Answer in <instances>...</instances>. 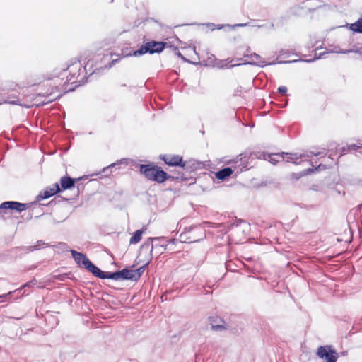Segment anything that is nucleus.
<instances>
[{"mask_svg":"<svg viewBox=\"0 0 362 362\" xmlns=\"http://www.w3.org/2000/svg\"><path fill=\"white\" fill-rule=\"evenodd\" d=\"M4 212H3V210L2 209H0V215L3 214Z\"/></svg>","mask_w":362,"mask_h":362,"instance_id":"nucleus-55","label":"nucleus"},{"mask_svg":"<svg viewBox=\"0 0 362 362\" xmlns=\"http://www.w3.org/2000/svg\"><path fill=\"white\" fill-rule=\"evenodd\" d=\"M346 26L353 33H362V17L353 23H347Z\"/></svg>","mask_w":362,"mask_h":362,"instance_id":"nucleus-27","label":"nucleus"},{"mask_svg":"<svg viewBox=\"0 0 362 362\" xmlns=\"http://www.w3.org/2000/svg\"><path fill=\"white\" fill-rule=\"evenodd\" d=\"M132 53H133V52L129 51L128 48H126L125 49H122V57H118L117 59H112L110 62L108 63L107 65L105 66V68L110 69L114 65H115L117 62H119L122 58L134 56V54H132Z\"/></svg>","mask_w":362,"mask_h":362,"instance_id":"nucleus-26","label":"nucleus"},{"mask_svg":"<svg viewBox=\"0 0 362 362\" xmlns=\"http://www.w3.org/2000/svg\"><path fill=\"white\" fill-rule=\"evenodd\" d=\"M240 65H242V63H240L238 64H231L230 63H227L225 65L221 66V68L230 69V68H233V67H235L236 66H240Z\"/></svg>","mask_w":362,"mask_h":362,"instance_id":"nucleus-43","label":"nucleus"},{"mask_svg":"<svg viewBox=\"0 0 362 362\" xmlns=\"http://www.w3.org/2000/svg\"><path fill=\"white\" fill-rule=\"evenodd\" d=\"M128 163V158H122L120 160H117L115 163L109 165L108 166L104 167L101 171L98 172V173H95V175H98L103 173L105 177H107L109 175H110L111 171L109 172L110 169L115 167L119 168V166H120L121 165H127Z\"/></svg>","mask_w":362,"mask_h":362,"instance_id":"nucleus-17","label":"nucleus"},{"mask_svg":"<svg viewBox=\"0 0 362 362\" xmlns=\"http://www.w3.org/2000/svg\"><path fill=\"white\" fill-rule=\"evenodd\" d=\"M15 247L10 250L11 255L15 258H21L23 254H25L23 250L13 251Z\"/></svg>","mask_w":362,"mask_h":362,"instance_id":"nucleus-38","label":"nucleus"},{"mask_svg":"<svg viewBox=\"0 0 362 362\" xmlns=\"http://www.w3.org/2000/svg\"><path fill=\"white\" fill-rule=\"evenodd\" d=\"M71 257L74 259L75 262L77 265L81 267L86 269L88 272L91 273L93 276L97 270L98 267L95 265L88 257L87 256L80 252H78L75 250H70Z\"/></svg>","mask_w":362,"mask_h":362,"instance_id":"nucleus-8","label":"nucleus"},{"mask_svg":"<svg viewBox=\"0 0 362 362\" xmlns=\"http://www.w3.org/2000/svg\"><path fill=\"white\" fill-rule=\"evenodd\" d=\"M1 103H8L11 105H21L20 103V100L18 98V95L15 93L9 94L6 98H4L1 100H0V104Z\"/></svg>","mask_w":362,"mask_h":362,"instance_id":"nucleus-28","label":"nucleus"},{"mask_svg":"<svg viewBox=\"0 0 362 362\" xmlns=\"http://www.w3.org/2000/svg\"><path fill=\"white\" fill-rule=\"evenodd\" d=\"M255 158H260L257 152H245L237 156L235 158L228 160L226 163L233 167L235 174L238 175L242 172L249 170L252 167L251 161Z\"/></svg>","mask_w":362,"mask_h":362,"instance_id":"nucleus-3","label":"nucleus"},{"mask_svg":"<svg viewBox=\"0 0 362 362\" xmlns=\"http://www.w3.org/2000/svg\"><path fill=\"white\" fill-rule=\"evenodd\" d=\"M203 25L209 28L211 31H214L215 30L216 24L214 23H206Z\"/></svg>","mask_w":362,"mask_h":362,"instance_id":"nucleus-42","label":"nucleus"},{"mask_svg":"<svg viewBox=\"0 0 362 362\" xmlns=\"http://www.w3.org/2000/svg\"><path fill=\"white\" fill-rule=\"evenodd\" d=\"M174 53L175 55H177L179 58L182 59V60L184 61H186V62H189V60H187L182 54V53L180 52L178 47H174Z\"/></svg>","mask_w":362,"mask_h":362,"instance_id":"nucleus-40","label":"nucleus"},{"mask_svg":"<svg viewBox=\"0 0 362 362\" xmlns=\"http://www.w3.org/2000/svg\"><path fill=\"white\" fill-rule=\"evenodd\" d=\"M208 320L213 331H223L226 329L224 321L218 316H209Z\"/></svg>","mask_w":362,"mask_h":362,"instance_id":"nucleus-15","label":"nucleus"},{"mask_svg":"<svg viewBox=\"0 0 362 362\" xmlns=\"http://www.w3.org/2000/svg\"><path fill=\"white\" fill-rule=\"evenodd\" d=\"M316 356L325 362H337L339 357V354L337 353L332 345H325L320 346L317 348Z\"/></svg>","mask_w":362,"mask_h":362,"instance_id":"nucleus-10","label":"nucleus"},{"mask_svg":"<svg viewBox=\"0 0 362 362\" xmlns=\"http://www.w3.org/2000/svg\"><path fill=\"white\" fill-rule=\"evenodd\" d=\"M134 267V265L125 267L122 270H117L119 280H130L133 281L132 268Z\"/></svg>","mask_w":362,"mask_h":362,"instance_id":"nucleus-23","label":"nucleus"},{"mask_svg":"<svg viewBox=\"0 0 362 362\" xmlns=\"http://www.w3.org/2000/svg\"><path fill=\"white\" fill-rule=\"evenodd\" d=\"M269 28H274V23H271V24L269 25Z\"/></svg>","mask_w":362,"mask_h":362,"instance_id":"nucleus-53","label":"nucleus"},{"mask_svg":"<svg viewBox=\"0 0 362 362\" xmlns=\"http://www.w3.org/2000/svg\"><path fill=\"white\" fill-rule=\"evenodd\" d=\"M181 243H197L206 238L204 228L201 225H192L185 227L180 235Z\"/></svg>","mask_w":362,"mask_h":362,"instance_id":"nucleus-4","label":"nucleus"},{"mask_svg":"<svg viewBox=\"0 0 362 362\" xmlns=\"http://www.w3.org/2000/svg\"><path fill=\"white\" fill-rule=\"evenodd\" d=\"M69 199L66 198H64L61 196H57L54 197L53 199H52L49 203L46 204V206H53L57 204V202H61L63 201H68Z\"/></svg>","mask_w":362,"mask_h":362,"instance_id":"nucleus-36","label":"nucleus"},{"mask_svg":"<svg viewBox=\"0 0 362 362\" xmlns=\"http://www.w3.org/2000/svg\"><path fill=\"white\" fill-rule=\"evenodd\" d=\"M57 193H60L59 190V185L56 182L52 185V187H47L45 190L40 192L39 194L36 197V205H33V207L31 210V213L30 214V217L28 219H31L32 216L35 210L40 209L42 210V206H44V204H37L38 202L48 199Z\"/></svg>","mask_w":362,"mask_h":362,"instance_id":"nucleus-9","label":"nucleus"},{"mask_svg":"<svg viewBox=\"0 0 362 362\" xmlns=\"http://www.w3.org/2000/svg\"><path fill=\"white\" fill-rule=\"evenodd\" d=\"M319 49V47H317L315 48V52H317ZM327 52H324L322 53L317 54V52L315 53V55L313 58L309 59H295V60H291V61H279L278 62V64H286V63H295L298 62H304L307 63H312L315 62V60L322 59L324 55H325ZM244 57L248 58L250 60L249 61H245L242 63V64L246 65H252L259 66L261 68H263L266 66H270V65H274L276 64L277 62L276 61H272V62L267 63L265 60L262 59V57L257 54V53H252V54H244Z\"/></svg>","mask_w":362,"mask_h":362,"instance_id":"nucleus-2","label":"nucleus"},{"mask_svg":"<svg viewBox=\"0 0 362 362\" xmlns=\"http://www.w3.org/2000/svg\"><path fill=\"white\" fill-rule=\"evenodd\" d=\"M160 159L170 167H180L183 169L185 166V160L180 155L163 154L160 156Z\"/></svg>","mask_w":362,"mask_h":362,"instance_id":"nucleus-14","label":"nucleus"},{"mask_svg":"<svg viewBox=\"0 0 362 362\" xmlns=\"http://www.w3.org/2000/svg\"><path fill=\"white\" fill-rule=\"evenodd\" d=\"M47 246L48 244L45 243L44 240H40L37 241L35 245L15 247L13 251L23 250L25 253H29L30 252L40 250L41 247H46Z\"/></svg>","mask_w":362,"mask_h":362,"instance_id":"nucleus-19","label":"nucleus"},{"mask_svg":"<svg viewBox=\"0 0 362 362\" xmlns=\"http://www.w3.org/2000/svg\"><path fill=\"white\" fill-rule=\"evenodd\" d=\"M139 172L144 175L148 180L163 183V180L165 177V170L160 166L153 163L139 164Z\"/></svg>","mask_w":362,"mask_h":362,"instance_id":"nucleus-5","label":"nucleus"},{"mask_svg":"<svg viewBox=\"0 0 362 362\" xmlns=\"http://www.w3.org/2000/svg\"><path fill=\"white\" fill-rule=\"evenodd\" d=\"M341 355L343 356H346L347 355V351H342L341 353Z\"/></svg>","mask_w":362,"mask_h":362,"instance_id":"nucleus-51","label":"nucleus"},{"mask_svg":"<svg viewBox=\"0 0 362 362\" xmlns=\"http://www.w3.org/2000/svg\"><path fill=\"white\" fill-rule=\"evenodd\" d=\"M168 47V42L163 41L151 40L144 42L140 47L133 51L134 57H140L145 54H160Z\"/></svg>","mask_w":362,"mask_h":362,"instance_id":"nucleus-6","label":"nucleus"},{"mask_svg":"<svg viewBox=\"0 0 362 362\" xmlns=\"http://www.w3.org/2000/svg\"><path fill=\"white\" fill-rule=\"evenodd\" d=\"M167 47L171 48L173 49V51L174 52V47H177L168 44V47Z\"/></svg>","mask_w":362,"mask_h":362,"instance_id":"nucleus-48","label":"nucleus"},{"mask_svg":"<svg viewBox=\"0 0 362 362\" xmlns=\"http://www.w3.org/2000/svg\"><path fill=\"white\" fill-rule=\"evenodd\" d=\"M342 151L344 153H346V151H353L355 153L362 154V144H350L348 145L346 148L345 147L342 148Z\"/></svg>","mask_w":362,"mask_h":362,"instance_id":"nucleus-30","label":"nucleus"},{"mask_svg":"<svg viewBox=\"0 0 362 362\" xmlns=\"http://www.w3.org/2000/svg\"><path fill=\"white\" fill-rule=\"evenodd\" d=\"M62 221H64V220H62L60 221H55V220L53 219V223H59L60 222H62Z\"/></svg>","mask_w":362,"mask_h":362,"instance_id":"nucleus-52","label":"nucleus"},{"mask_svg":"<svg viewBox=\"0 0 362 362\" xmlns=\"http://www.w3.org/2000/svg\"><path fill=\"white\" fill-rule=\"evenodd\" d=\"M264 26V25H257V27L259 28H263Z\"/></svg>","mask_w":362,"mask_h":362,"instance_id":"nucleus-54","label":"nucleus"},{"mask_svg":"<svg viewBox=\"0 0 362 362\" xmlns=\"http://www.w3.org/2000/svg\"><path fill=\"white\" fill-rule=\"evenodd\" d=\"M329 181L330 176L325 177L324 179L321 180L317 183L311 185L308 189L315 192H322L325 187H331L332 184Z\"/></svg>","mask_w":362,"mask_h":362,"instance_id":"nucleus-18","label":"nucleus"},{"mask_svg":"<svg viewBox=\"0 0 362 362\" xmlns=\"http://www.w3.org/2000/svg\"><path fill=\"white\" fill-rule=\"evenodd\" d=\"M318 155H320V153H315V156H317Z\"/></svg>","mask_w":362,"mask_h":362,"instance_id":"nucleus-58","label":"nucleus"},{"mask_svg":"<svg viewBox=\"0 0 362 362\" xmlns=\"http://www.w3.org/2000/svg\"><path fill=\"white\" fill-rule=\"evenodd\" d=\"M88 71H90L93 67V62L90 60L83 66L79 60L76 59L67 65L54 69L50 74V76L48 77V81H53L54 86L50 92L38 93V96L45 97V100L37 104V106H43L60 98L62 93L53 96L55 91H58L59 87L62 86L64 92L73 91L76 87L83 85L88 77L97 74L102 69L101 67L93 69L88 76Z\"/></svg>","mask_w":362,"mask_h":362,"instance_id":"nucleus-1","label":"nucleus"},{"mask_svg":"<svg viewBox=\"0 0 362 362\" xmlns=\"http://www.w3.org/2000/svg\"><path fill=\"white\" fill-rule=\"evenodd\" d=\"M243 225V232H245V230H248L250 228L249 223H247L243 219H235L233 223H230L228 226V230H239V228Z\"/></svg>","mask_w":362,"mask_h":362,"instance_id":"nucleus-22","label":"nucleus"},{"mask_svg":"<svg viewBox=\"0 0 362 362\" xmlns=\"http://www.w3.org/2000/svg\"><path fill=\"white\" fill-rule=\"evenodd\" d=\"M18 292V290H14V291H9L7 293H4V294H2V295H0V300L1 302H7V301H10L11 299V297H12V295L15 293H17Z\"/></svg>","mask_w":362,"mask_h":362,"instance_id":"nucleus-35","label":"nucleus"},{"mask_svg":"<svg viewBox=\"0 0 362 362\" xmlns=\"http://www.w3.org/2000/svg\"><path fill=\"white\" fill-rule=\"evenodd\" d=\"M257 154H258V156H260L259 159L262 158L265 160H268L272 164L276 163V160L272 158L273 156L276 155V156H282L280 153L272 154V153H267L264 152H257Z\"/></svg>","mask_w":362,"mask_h":362,"instance_id":"nucleus-32","label":"nucleus"},{"mask_svg":"<svg viewBox=\"0 0 362 362\" xmlns=\"http://www.w3.org/2000/svg\"><path fill=\"white\" fill-rule=\"evenodd\" d=\"M164 240H165V238L163 236L148 238V240L141 245V250H146L147 252L150 250V258L152 259L153 252L157 255H160L163 253L162 249L164 250H167L168 244H165Z\"/></svg>","mask_w":362,"mask_h":362,"instance_id":"nucleus-7","label":"nucleus"},{"mask_svg":"<svg viewBox=\"0 0 362 362\" xmlns=\"http://www.w3.org/2000/svg\"><path fill=\"white\" fill-rule=\"evenodd\" d=\"M296 205L298 206L299 207L302 208V209H307L308 208V206L305 204H297Z\"/></svg>","mask_w":362,"mask_h":362,"instance_id":"nucleus-47","label":"nucleus"},{"mask_svg":"<svg viewBox=\"0 0 362 362\" xmlns=\"http://www.w3.org/2000/svg\"><path fill=\"white\" fill-rule=\"evenodd\" d=\"M315 36H310V42L307 45V48L310 49V48H313L315 47L316 43L317 42V40L315 39Z\"/></svg>","mask_w":362,"mask_h":362,"instance_id":"nucleus-39","label":"nucleus"},{"mask_svg":"<svg viewBox=\"0 0 362 362\" xmlns=\"http://www.w3.org/2000/svg\"><path fill=\"white\" fill-rule=\"evenodd\" d=\"M321 7H322V6H321V5H320V6H319L318 7H317L316 8H309V7L305 6V8L308 9V11L310 13H312V12H313L315 10H316V9H317V8H321Z\"/></svg>","mask_w":362,"mask_h":362,"instance_id":"nucleus-46","label":"nucleus"},{"mask_svg":"<svg viewBox=\"0 0 362 362\" xmlns=\"http://www.w3.org/2000/svg\"><path fill=\"white\" fill-rule=\"evenodd\" d=\"M165 244H168V245H170V244H175L176 243L178 242V240L177 239H175V238H171L170 240H164Z\"/></svg>","mask_w":362,"mask_h":362,"instance_id":"nucleus-44","label":"nucleus"},{"mask_svg":"<svg viewBox=\"0 0 362 362\" xmlns=\"http://www.w3.org/2000/svg\"><path fill=\"white\" fill-rule=\"evenodd\" d=\"M94 276L100 279H112V280H119L118 276V272H103L98 267L95 273L94 274Z\"/></svg>","mask_w":362,"mask_h":362,"instance_id":"nucleus-16","label":"nucleus"},{"mask_svg":"<svg viewBox=\"0 0 362 362\" xmlns=\"http://www.w3.org/2000/svg\"><path fill=\"white\" fill-rule=\"evenodd\" d=\"M278 93L281 95H286L287 93V88L284 86H279L278 88Z\"/></svg>","mask_w":362,"mask_h":362,"instance_id":"nucleus-41","label":"nucleus"},{"mask_svg":"<svg viewBox=\"0 0 362 362\" xmlns=\"http://www.w3.org/2000/svg\"><path fill=\"white\" fill-rule=\"evenodd\" d=\"M359 184L362 186V179L359 181Z\"/></svg>","mask_w":362,"mask_h":362,"instance_id":"nucleus-57","label":"nucleus"},{"mask_svg":"<svg viewBox=\"0 0 362 362\" xmlns=\"http://www.w3.org/2000/svg\"><path fill=\"white\" fill-rule=\"evenodd\" d=\"M281 155L283 158V160L288 162L292 163L294 164H298V160L299 159V156H298L297 153H281Z\"/></svg>","mask_w":362,"mask_h":362,"instance_id":"nucleus-29","label":"nucleus"},{"mask_svg":"<svg viewBox=\"0 0 362 362\" xmlns=\"http://www.w3.org/2000/svg\"><path fill=\"white\" fill-rule=\"evenodd\" d=\"M292 54H293V53L289 49H281L279 52V57L283 59L288 58Z\"/></svg>","mask_w":362,"mask_h":362,"instance_id":"nucleus-37","label":"nucleus"},{"mask_svg":"<svg viewBox=\"0 0 362 362\" xmlns=\"http://www.w3.org/2000/svg\"><path fill=\"white\" fill-rule=\"evenodd\" d=\"M42 215V214H40V215H38V216H35V218H39V217H40Z\"/></svg>","mask_w":362,"mask_h":362,"instance_id":"nucleus-56","label":"nucleus"},{"mask_svg":"<svg viewBox=\"0 0 362 362\" xmlns=\"http://www.w3.org/2000/svg\"><path fill=\"white\" fill-rule=\"evenodd\" d=\"M247 25H248V23H238V24H235L233 25H230L229 24H216L215 29L221 30V29H223V28H224L226 27L229 28H236V27H245Z\"/></svg>","mask_w":362,"mask_h":362,"instance_id":"nucleus-34","label":"nucleus"},{"mask_svg":"<svg viewBox=\"0 0 362 362\" xmlns=\"http://www.w3.org/2000/svg\"><path fill=\"white\" fill-rule=\"evenodd\" d=\"M88 176L83 175L82 177H78V178H72L69 175H65L61 177L60 179V185H59V190L60 192L67 190V189H71L74 188L76 184L78 182H81L83 180H87Z\"/></svg>","mask_w":362,"mask_h":362,"instance_id":"nucleus-13","label":"nucleus"},{"mask_svg":"<svg viewBox=\"0 0 362 362\" xmlns=\"http://www.w3.org/2000/svg\"><path fill=\"white\" fill-rule=\"evenodd\" d=\"M321 167H322V165H319L317 168H308L298 173H292L290 175V177L292 180H299L303 176L307 175L314 171H317Z\"/></svg>","mask_w":362,"mask_h":362,"instance_id":"nucleus-24","label":"nucleus"},{"mask_svg":"<svg viewBox=\"0 0 362 362\" xmlns=\"http://www.w3.org/2000/svg\"><path fill=\"white\" fill-rule=\"evenodd\" d=\"M37 280L35 279H33L32 280L29 281L28 282L23 284L20 288H17L16 290H18V292L21 291V290L24 289V292L23 293V296H27L28 295V293H25V291H26V288H30L32 286H33L34 285L37 284Z\"/></svg>","mask_w":362,"mask_h":362,"instance_id":"nucleus-33","label":"nucleus"},{"mask_svg":"<svg viewBox=\"0 0 362 362\" xmlns=\"http://www.w3.org/2000/svg\"><path fill=\"white\" fill-rule=\"evenodd\" d=\"M205 163L202 161H199L194 159H190L189 160H185V166L183 167L184 173L187 175H192L193 179H190L189 184L195 182L196 179L194 176L197 175L196 171L198 170H202L205 168Z\"/></svg>","mask_w":362,"mask_h":362,"instance_id":"nucleus-12","label":"nucleus"},{"mask_svg":"<svg viewBox=\"0 0 362 362\" xmlns=\"http://www.w3.org/2000/svg\"><path fill=\"white\" fill-rule=\"evenodd\" d=\"M151 261V258H150L148 261H147L144 264H143L136 269H133L132 268L133 281H137L141 278V275L143 274L146 269L148 267Z\"/></svg>","mask_w":362,"mask_h":362,"instance_id":"nucleus-25","label":"nucleus"},{"mask_svg":"<svg viewBox=\"0 0 362 362\" xmlns=\"http://www.w3.org/2000/svg\"><path fill=\"white\" fill-rule=\"evenodd\" d=\"M233 167H225L215 173L216 177L221 181H225L235 172Z\"/></svg>","mask_w":362,"mask_h":362,"instance_id":"nucleus-21","label":"nucleus"},{"mask_svg":"<svg viewBox=\"0 0 362 362\" xmlns=\"http://www.w3.org/2000/svg\"><path fill=\"white\" fill-rule=\"evenodd\" d=\"M167 47L171 48L173 49V51L174 52V47H177L168 44V47Z\"/></svg>","mask_w":362,"mask_h":362,"instance_id":"nucleus-49","label":"nucleus"},{"mask_svg":"<svg viewBox=\"0 0 362 362\" xmlns=\"http://www.w3.org/2000/svg\"><path fill=\"white\" fill-rule=\"evenodd\" d=\"M165 177H164V179L163 180V183L167 180H170V181L180 180V181L188 182V181H189L190 179H193L192 175H187L185 173H180V172L177 173V175L176 176H175V175H171L165 171Z\"/></svg>","mask_w":362,"mask_h":362,"instance_id":"nucleus-20","label":"nucleus"},{"mask_svg":"<svg viewBox=\"0 0 362 362\" xmlns=\"http://www.w3.org/2000/svg\"><path fill=\"white\" fill-rule=\"evenodd\" d=\"M144 232V229H140L136 230L132 237L130 238L129 243L130 244H136L140 242L142 238V234Z\"/></svg>","mask_w":362,"mask_h":362,"instance_id":"nucleus-31","label":"nucleus"},{"mask_svg":"<svg viewBox=\"0 0 362 362\" xmlns=\"http://www.w3.org/2000/svg\"><path fill=\"white\" fill-rule=\"evenodd\" d=\"M36 205V202L30 203H21L16 201H6L0 204V209L3 210L4 214L6 213V210L16 211V212L21 213L30 206Z\"/></svg>","mask_w":362,"mask_h":362,"instance_id":"nucleus-11","label":"nucleus"},{"mask_svg":"<svg viewBox=\"0 0 362 362\" xmlns=\"http://www.w3.org/2000/svg\"><path fill=\"white\" fill-rule=\"evenodd\" d=\"M250 47H247L244 54H250Z\"/></svg>","mask_w":362,"mask_h":362,"instance_id":"nucleus-50","label":"nucleus"},{"mask_svg":"<svg viewBox=\"0 0 362 362\" xmlns=\"http://www.w3.org/2000/svg\"><path fill=\"white\" fill-rule=\"evenodd\" d=\"M76 187H77L76 196L78 197L79 194L80 190L83 189V186L82 183H81L80 182H78Z\"/></svg>","mask_w":362,"mask_h":362,"instance_id":"nucleus-45","label":"nucleus"}]
</instances>
